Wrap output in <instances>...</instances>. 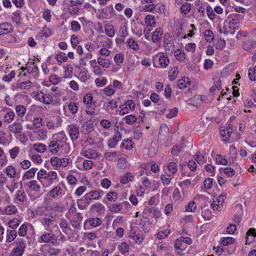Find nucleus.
Masks as SVG:
<instances>
[{"instance_id":"f257e3e1","label":"nucleus","mask_w":256,"mask_h":256,"mask_svg":"<svg viewBox=\"0 0 256 256\" xmlns=\"http://www.w3.org/2000/svg\"><path fill=\"white\" fill-rule=\"evenodd\" d=\"M37 179L40 182L43 188H48L58 180V178L56 172L47 171L42 168L37 173Z\"/></svg>"},{"instance_id":"5fc2aeb1","label":"nucleus","mask_w":256,"mask_h":256,"mask_svg":"<svg viewBox=\"0 0 256 256\" xmlns=\"http://www.w3.org/2000/svg\"><path fill=\"white\" fill-rule=\"evenodd\" d=\"M35 151L40 153H44L46 151L47 146L46 144L41 143H36L33 145Z\"/></svg>"},{"instance_id":"f704fd0d","label":"nucleus","mask_w":256,"mask_h":256,"mask_svg":"<svg viewBox=\"0 0 256 256\" xmlns=\"http://www.w3.org/2000/svg\"><path fill=\"white\" fill-rule=\"evenodd\" d=\"M82 102L86 106L94 105L95 103L94 100L93 95L90 92H87L84 96Z\"/></svg>"},{"instance_id":"8fccbe9b","label":"nucleus","mask_w":256,"mask_h":256,"mask_svg":"<svg viewBox=\"0 0 256 256\" xmlns=\"http://www.w3.org/2000/svg\"><path fill=\"white\" fill-rule=\"evenodd\" d=\"M59 225L60 228L62 229V232L65 234H68L70 231V228L68 226V222L64 219H60V220Z\"/></svg>"},{"instance_id":"052dcab7","label":"nucleus","mask_w":256,"mask_h":256,"mask_svg":"<svg viewBox=\"0 0 256 256\" xmlns=\"http://www.w3.org/2000/svg\"><path fill=\"white\" fill-rule=\"evenodd\" d=\"M106 200L110 202H114L118 198V194L114 191L108 192L106 196Z\"/></svg>"},{"instance_id":"6e6d98bb","label":"nucleus","mask_w":256,"mask_h":256,"mask_svg":"<svg viewBox=\"0 0 256 256\" xmlns=\"http://www.w3.org/2000/svg\"><path fill=\"white\" fill-rule=\"evenodd\" d=\"M230 134L231 132L228 128L220 130V134L224 142L228 141Z\"/></svg>"},{"instance_id":"412c9836","label":"nucleus","mask_w":256,"mask_h":256,"mask_svg":"<svg viewBox=\"0 0 256 256\" xmlns=\"http://www.w3.org/2000/svg\"><path fill=\"white\" fill-rule=\"evenodd\" d=\"M12 141L11 134H8L3 130H0V144L3 146L8 145Z\"/></svg>"},{"instance_id":"603ef678","label":"nucleus","mask_w":256,"mask_h":256,"mask_svg":"<svg viewBox=\"0 0 256 256\" xmlns=\"http://www.w3.org/2000/svg\"><path fill=\"white\" fill-rule=\"evenodd\" d=\"M256 47V42L253 40H248L244 42L242 48L244 50L250 51Z\"/></svg>"},{"instance_id":"2eb2a0df","label":"nucleus","mask_w":256,"mask_h":256,"mask_svg":"<svg viewBox=\"0 0 256 256\" xmlns=\"http://www.w3.org/2000/svg\"><path fill=\"white\" fill-rule=\"evenodd\" d=\"M62 119L58 116L56 120H49L46 122V126L48 130H53L56 128H59L62 126Z\"/></svg>"},{"instance_id":"79ce46f5","label":"nucleus","mask_w":256,"mask_h":256,"mask_svg":"<svg viewBox=\"0 0 256 256\" xmlns=\"http://www.w3.org/2000/svg\"><path fill=\"white\" fill-rule=\"evenodd\" d=\"M38 168H30L29 170L23 174L22 180H29L33 178Z\"/></svg>"},{"instance_id":"3c124183","label":"nucleus","mask_w":256,"mask_h":256,"mask_svg":"<svg viewBox=\"0 0 256 256\" xmlns=\"http://www.w3.org/2000/svg\"><path fill=\"white\" fill-rule=\"evenodd\" d=\"M144 22L148 26H155L156 24L155 18L151 14H148L146 16Z\"/></svg>"},{"instance_id":"13d9d810","label":"nucleus","mask_w":256,"mask_h":256,"mask_svg":"<svg viewBox=\"0 0 256 256\" xmlns=\"http://www.w3.org/2000/svg\"><path fill=\"white\" fill-rule=\"evenodd\" d=\"M56 60L60 63L66 62L68 61V56L64 52H60L55 56Z\"/></svg>"},{"instance_id":"e433bc0d","label":"nucleus","mask_w":256,"mask_h":256,"mask_svg":"<svg viewBox=\"0 0 256 256\" xmlns=\"http://www.w3.org/2000/svg\"><path fill=\"white\" fill-rule=\"evenodd\" d=\"M26 198V194L24 190H20L16 192L14 200L20 203H24Z\"/></svg>"},{"instance_id":"338daca9","label":"nucleus","mask_w":256,"mask_h":256,"mask_svg":"<svg viewBox=\"0 0 256 256\" xmlns=\"http://www.w3.org/2000/svg\"><path fill=\"white\" fill-rule=\"evenodd\" d=\"M196 209V202L192 200L185 206V212H194Z\"/></svg>"},{"instance_id":"423d86ee","label":"nucleus","mask_w":256,"mask_h":256,"mask_svg":"<svg viewBox=\"0 0 256 256\" xmlns=\"http://www.w3.org/2000/svg\"><path fill=\"white\" fill-rule=\"evenodd\" d=\"M156 59L158 60L160 66L162 68H166L170 63L168 58L162 53H158L152 56L153 61ZM153 66L155 68L158 67L154 62H153Z\"/></svg>"},{"instance_id":"a19ab883","label":"nucleus","mask_w":256,"mask_h":256,"mask_svg":"<svg viewBox=\"0 0 256 256\" xmlns=\"http://www.w3.org/2000/svg\"><path fill=\"white\" fill-rule=\"evenodd\" d=\"M5 174L10 178H14L17 176L16 169L12 166H8L4 170Z\"/></svg>"},{"instance_id":"f8f14e48","label":"nucleus","mask_w":256,"mask_h":256,"mask_svg":"<svg viewBox=\"0 0 256 256\" xmlns=\"http://www.w3.org/2000/svg\"><path fill=\"white\" fill-rule=\"evenodd\" d=\"M56 241V236L52 232H44L40 236L38 242H40L52 243L54 244Z\"/></svg>"},{"instance_id":"9b49d317","label":"nucleus","mask_w":256,"mask_h":256,"mask_svg":"<svg viewBox=\"0 0 256 256\" xmlns=\"http://www.w3.org/2000/svg\"><path fill=\"white\" fill-rule=\"evenodd\" d=\"M100 14L102 18L110 20L115 16L116 12L112 6L109 5L101 10Z\"/></svg>"},{"instance_id":"7c9ffc66","label":"nucleus","mask_w":256,"mask_h":256,"mask_svg":"<svg viewBox=\"0 0 256 256\" xmlns=\"http://www.w3.org/2000/svg\"><path fill=\"white\" fill-rule=\"evenodd\" d=\"M18 212V208L14 204H9L5 206L2 212V214L12 215L16 214Z\"/></svg>"},{"instance_id":"cd10ccee","label":"nucleus","mask_w":256,"mask_h":256,"mask_svg":"<svg viewBox=\"0 0 256 256\" xmlns=\"http://www.w3.org/2000/svg\"><path fill=\"white\" fill-rule=\"evenodd\" d=\"M102 224L101 220L98 218H92L86 219L84 223V226L90 225L92 228H96L100 226Z\"/></svg>"},{"instance_id":"4468645a","label":"nucleus","mask_w":256,"mask_h":256,"mask_svg":"<svg viewBox=\"0 0 256 256\" xmlns=\"http://www.w3.org/2000/svg\"><path fill=\"white\" fill-rule=\"evenodd\" d=\"M14 26L8 22H4L0 24V36L6 35L14 31Z\"/></svg>"},{"instance_id":"e2e57ef3","label":"nucleus","mask_w":256,"mask_h":256,"mask_svg":"<svg viewBox=\"0 0 256 256\" xmlns=\"http://www.w3.org/2000/svg\"><path fill=\"white\" fill-rule=\"evenodd\" d=\"M126 43L129 48L134 50H139V46L138 42L132 38H130L127 40Z\"/></svg>"},{"instance_id":"864d4df0","label":"nucleus","mask_w":256,"mask_h":256,"mask_svg":"<svg viewBox=\"0 0 256 256\" xmlns=\"http://www.w3.org/2000/svg\"><path fill=\"white\" fill-rule=\"evenodd\" d=\"M190 84V79L189 78L186 77L182 78V79L180 80L178 82V86L180 89L185 88Z\"/></svg>"},{"instance_id":"f3484780","label":"nucleus","mask_w":256,"mask_h":256,"mask_svg":"<svg viewBox=\"0 0 256 256\" xmlns=\"http://www.w3.org/2000/svg\"><path fill=\"white\" fill-rule=\"evenodd\" d=\"M68 131L70 136L72 140H76L79 135L78 128L74 124H71L68 126Z\"/></svg>"},{"instance_id":"2f4dec72","label":"nucleus","mask_w":256,"mask_h":256,"mask_svg":"<svg viewBox=\"0 0 256 256\" xmlns=\"http://www.w3.org/2000/svg\"><path fill=\"white\" fill-rule=\"evenodd\" d=\"M41 222L43 226L46 227V229L48 230L50 227L53 226L55 222L54 218L51 216L42 218Z\"/></svg>"},{"instance_id":"dca6fc26","label":"nucleus","mask_w":256,"mask_h":256,"mask_svg":"<svg viewBox=\"0 0 256 256\" xmlns=\"http://www.w3.org/2000/svg\"><path fill=\"white\" fill-rule=\"evenodd\" d=\"M62 147L63 145L60 144L54 139L50 141L48 144V149L50 152L53 154H56Z\"/></svg>"},{"instance_id":"0e129e2a","label":"nucleus","mask_w":256,"mask_h":256,"mask_svg":"<svg viewBox=\"0 0 256 256\" xmlns=\"http://www.w3.org/2000/svg\"><path fill=\"white\" fill-rule=\"evenodd\" d=\"M94 126L91 122H86L82 126V132L84 134L90 133L94 130Z\"/></svg>"},{"instance_id":"4d7b16f0","label":"nucleus","mask_w":256,"mask_h":256,"mask_svg":"<svg viewBox=\"0 0 256 256\" xmlns=\"http://www.w3.org/2000/svg\"><path fill=\"white\" fill-rule=\"evenodd\" d=\"M112 42L111 40L106 38V40H102L100 42L99 44L97 46L98 48H112Z\"/></svg>"},{"instance_id":"4c0bfd02","label":"nucleus","mask_w":256,"mask_h":256,"mask_svg":"<svg viewBox=\"0 0 256 256\" xmlns=\"http://www.w3.org/2000/svg\"><path fill=\"white\" fill-rule=\"evenodd\" d=\"M104 31L106 34L110 37L113 38L115 35V30L114 26L110 24H106L104 25Z\"/></svg>"},{"instance_id":"aec40b11","label":"nucleus","mask_w":256,"mask_h":256,"mask_svg":"<svg viewBox=\"0 0 256 256\" xmlns=\"http://www.w3.org/2000/svg\"><path fill=\"white\" fill-rule=\"evenodd\" d=\"M123 205H125L126 206H130V204L128 202H120L118 204H113L108 206V210L114 213H118L122 210Z\"/></svg>"},{"instance_id":"ddd939ff","label":"nucleus","mask_w":256,"mask_h":256,"mask_svg":"<svg viewBox=\"0 0 256 256\" xmlns=\"http://www.w3.org/2000/svg\"><path fill=\"white\" fill-rule=\"evenodd\" d=\"M63 187H64V184L62 182L60 183L58 186L54 187L48 192L49 195L54 198H56L63 195L64 194Z\"/></svg>"},{"instance_id":"7ed1b4c3","label":"nucleus","mask_w":256,"mask_h":256,"mask_svg":"<svg viewBox=\"0 0 256 256\" xmlns=\"http://www.w3.org/2000/svg\"><path fill=\"white\" fill-rule=\"evenodd\" d=\"M66 216L70 220L73 228H78L80 227V223L82 217L80 213L77 212L76 208L71 206Z\"/></svg>"},{"instance_id":"4be33fe9","label":"nucleus","mask_w":256,"mask_h":256,"mask_svg":"<svg viewBox=\"0 0 256 256\" xmlns=\"http://www.w3.org/2000/svg\"><path fill=\"white\" fill-rule=\"evenodd\" d=\"M90 210L92 212L97 213L98 215H101L104 214L106 208L102 204L96 202L90 206Z\"/></svg>"},{"instance_id":"9d476101","label":"nucleus","mask_w":256,"mask_h":256,"mask_svg":"<svg viewBox=\"0 0 256 256\" xmlns=\"http://www.w3.org/2000/svg\"><path fill=\"white\" fill-rule=\"evenodd\" d=\"M225 198V196L221 194L213 201L211 204L210 207L214 211L220 212L222 210Z\"/></svg>"},{"instance_id":"680f3d73","label":"nucleus","mask_w":256,"mask_h":256,"mask_svg":"<svg viewBox=\"0 0 256 256\" xmlns=\"http://www.w3.org/2000/svg\"><path fill=\"white\" fill-rule=\"evenodd\" d=\"M121 147L124 148L126 150H131L133 148L132 140L128 138L124 140L121 144Z\"/></svg>"},{"instance_id":"09e8293b","label":"nucleus","mask_w":256,"mask_h":256,"mask_svg":"<svg viewBox=\"0 0 256 256\" xmlns=\"http://www.w3.org/2000/svg\"><path fill=\"white\" fill-rule=\"evenodd\" d=\"M22 222V220L18 218H14L10 220L8 222V226L12 229V230H15L18 226L20 225V222Z\"/></svg>"},{"instance_id":"bf43d9fd","label":"nucleus","mask_w":256,"mask_h":256,"mask_svg":"<svg viewBox=\"0 0 256 256\" xmlns=\"http://www.w3.org/2000/svg\"><path fill=\"white\" fill-rule=\"evenodd\" d=\"M28 224L27 223H24L22 224L18 228V234L20 236L24 237L25 236L28 232Z\"/></svg>"},{"instance_id":"c85d7f7f","label":"nucleus","mask_w":256,"mask_h":256,"mask_svg":"<svg viewBox=\"0 0 256 256\" xmlns=\"http://www.w3.org/2000/svg\"><path fill=\"white\" fill-rule=\"evenodd\" d=\"M81 154L89 158H96L98 156V153L96 150L92 149H83L82 150Z\"/></svg>"},{"instance_id":"b1692460","label":"nucleus","mask_w":256,"mask_h":256,"mask_svg":"<svg viewBox=\"0 0 256 256\" xmlns=\"http://www.w3.org/2000/svg\"><path fill=\"white\" fill-rule=\"evenodd\" d=\"M122 139V134H118V132L114 134L110 138L108 142V145L110 148H114L118 144V142Z\"/></svg>"},{"instance_id":"20e7f679","label":"nucleus","mask_w":256,"mask_h":256,"mask_svg":"<svg viewBox=\"0 0 256 256\" xmlns=\"http://www.w3.org/2000/svg\"><path fill=\"white\" fill-rule=\"evenodd\" d=\"M52 139L54 140L60 144L63 145V147L66 148L67 151L64 152L65 153H68L70 150L69 144L66 143L67 136L64 131H61L52 135Z\"/></svg>"},{"instance_id":"58836bf2","label":"nucleus","mask_w":256,"mask_h":256,"mask_svg":"<svg viewBox=\"0 0 256 256\" xmlns=\"http://www.w3.org/2000/svg\"><path fill=\"white\" fill-rule=\"evenodd\" d=\"M154 112H144L142 111L140 112V118L142 122H146L151 121Z\"/></svg>"},{"instance_id":"a878e982","label":"nucleus","mask_w":256,"mask_h":256,"mask_svg":"<svg viewBox=\"0 0 256 256\" xmlns=\"http://www.w3.org/2000/svg\"><path fill=\"white\" fill-rule=\"evenodd\" d=\"M26 186L31 191L34 192L36 193H39L40 192V185L36 180H32L30 181L27 183Z\"/></svg>"},{"instance_id":"de8ad7c7","label":"nucleus","mask_w":256,"mask_h":256,"mask_svg":"<svg viewBox=\"0 0 256 256\" xmlns=\"http://www.w3.org/2000/svg\"><path fill=\"white\" fill-rule=\"evenodd\" d=\"M16 116L13 111L10 110L8 111L4 116V121L7 124H10L14 119Z\"/></svg>"},{"instance_id":"393cba45","label":"nucleus","mask_w":256,"mask_h":256,"mask_svg":"<svg viewBox=\"0 0 256 256\" xmlns=\"http://www.w3.org/2000/svg\"><path fill=\"white\" fill-rule=\"evenodd\" d=\"M22 126L21 123L14 122L8 126L9 130L14 134H20L22 130Z\"/></svg>"},{"instance_id":"473e14b6","label":"nucleus","mask_w":256,"mask_h":256,"mask_svg":"<svg viewBox=\"0 0 256 256\" xmlns=\"http://www.w3.org/2000/svg\"><path fill=\"white\" fill-rule=\"evenodd\" d=\"M130 237L136 244H142L144 239V236L142 234L135 232H132L130 235Z\"/></svg>"},{"instance_id":"69168bd1","label":"nucleus","mask_w":256,"mask_h":256,"mask_svg":"<svg viewBox=\"0 0 256 256\" xmlns=\"http://www.w3.org/2000/svg\"><path fill=\"white\" fill-rule=\"evenodd\" d=\"M174 56L178 60L183 61L186 59V55L182 50L177 49L174 52Z\"/></svg>"},{"instance_id":"f03ea898","label":"nucleus","mask_w":256,"mask_h":256,"mask_svg":"<svg viewBox=\"0 0 256 256\" xmlns=\"http://www.w3.org/2000/svg\"><path fill=\"white\" fill-rule=\"evenodd\" d=\"M192 240L188 237L180 236L174 242L176 252L180 256H184L188 252V246L192 244Z\"/></svg>"},{"instance_id":"5701e85b","label":"nucleus","mask_w":256,"mask_h":256,"mask_svg":"<svg viewBox=\"0 0 256 256\" xmlns=\"http://www.w3.org/2000/svg\"><path fill=\"white\" fill-rule=\"evenodd\" d=\"M90 68H92V72L94 75L102 76L103 72L101 66L96 62V60H93L90 61Z\"/></svg>"},{"instance_id":"39448f33","label":"nucleus","mask_w":256,"mask_h":256,"mask_svg":"<svg viewBox=\"0 0 256 256\" xmlns=\"http://www.w3.org/2000/svg\"><path fill=\"white\" fill-rule=\"evenodd\" d=\"M102 190H94L85 194L84 198L86 204H90L92 200H99L102 198Z\"/></svg>"},{"instance_id":"a18cd8bd","label":"nucleus","mask_w":256,"mask_h":256,"mask_svg":"<svg viewBox=\"0 0 256 256\" xmlns=\"http://www.w3.org/2000/svg\"><path fill=\"white\" fill-rule=\"evenodd\" d=\"M104 106L106 112H110V111L112 110L117 108V102L116 101L112 100L110 101L104 103Z\"/></svg>"},{"instance_id":"37998d69","label":"nucleus","mask_w":256,"mask_h":256,"mask_svg":"<svg viewBox=\"0 0 256 256\" xmlns=\"http://www.w3.org/2000/svg\"><path fill=\"white\" fill-rule=\"evenodd\" d=\"M17 236V232L16 230H7L6 235V242L10 243L13 242Z\"/></svg>"},{"instance_id":"a211bd4d","label":"nucleus","mask_w":256,"mask_h":256,"mask_svg":"<svg viewBox=\"0 0 256 256\" xmlns=\"http://www.w3.org/2000/svg\"><path fill=\"white\" fill-rule=\"evenodd\" d=\"M26 247V241L22 238H18L14 242V246L13 248L24 254Z\"/></svg>"},{"instance_id":"0eeeda50","label":"nucleus","mask_w":256,"mask_h":256,"mask_svg":"<svg viewBox=\"0 0 256 256\" xmlns=\"http://www.w3.org/2000/svg\"><path fill=\"white\" fill-rule=\"evenodd\" d=\"M136 108L135 102L132 100H126L124 104L120 106V114L122 116L128 114L130 111L132 112Z\"/></svg>"},{"instance_id":"774afa93","label":"nucleus","mask_w":256,"mask_h":256,"mask_svg":"<svg viewBox=\"0 0 256 256\" xmlns=\"http://www.w3.org/2000/svg\"><path fill=\"white\" fill-rule=\"evenodd\" d=\"M204 36L208 42H212L214 40V35L212 30H206L204 32Z\"/></svg>"},{"instance_id":"ea45409f","label":"nucleus","mask_w":256,"mask_h":256,"mask_svg":"<svg viewBox=\"0 0 256 256\" xmlns=\"http://www.w3.org/2000/svg\"><path fill=\"white\" fill-rule=\"evenodd\" d=\"M96 62L102 68H108L110 67V62L109 60L98 56L96 60Z\"/></svg>"},{"instance_id":"72a5a7b5","label":"nucleus","mask_w":256,"mask_h":256,"mask_svg":"<svg viewBox=\"0 0 256 256\" xmlns=\"http://www.w3.org/2000/svg\"><path fill=\"white\" fill-rule=\"evenodd\" d=\"M134 180V176L131 172L124 174L120 178V182L122 184H125L129 183Z\"/></svg>"},{"instance_id":"6e6552de","label":"nucleus","mask_w":256,"mask_h":256,"mask_svg":"<svg viewBox=\"0 0 256 256\" xmlns=\"http://www.w3.org/2000/svg\"><path fill=\"white\" fill-rule=\"evenodd\" d=\"M50 164L54 167L60 168L66 167L69 162L66 158H59L56 156H52L50 158Z\"/></svg>"},{"instance_id":"49530a36","label":"nucleus","mask_w":256,"mask_h":256,"mask_svg":"<svg viewBox=\"0 0 256 256\" xmlns=\"http://www.w3.org/2000/svg\"><path fill=\"white\" fill-rule=\"evenodd\" d=\"M119 156L120 152H108L104 154L106 159L109 161H114Z\"/></svg>"},{"instance_id":"6ab92c4d","label":"nucleus","mask_w":256,"mask_h":256,"mask_svg":"<svg viewBox=\"0 0 256 256\" xmlns=\"http://www.w3.org/2000/svg\"><path fill=\"white\" fill-rule=\"evenodd\" d=\"M163 35V30L162 28H156L152 32V40L155 44H159L162 40Z\"/></svg>"},{"instance_id":"bb28decb","label":"nucleus","mask_w":256,"mask_h":256,"mask_svg":"<svg viewBox=\"0 0 256 256\" xmlns=\"http://www.w3.org/2000/svg\"><path fill=\"white\" fill-rule=\"evenodd\" d=\"M256 237V230L254 228H250L246 232V244H250L255 240Z\"/></svg>"},{"instance_id":"1a4fd4ad","label":"nucleus","mask_w":256,"mask_h":256,"mask_svg":"<svg viewBox=\"0 0 256 256\" xmlns=\"http://www.w3.org/2000/svg\"><path fill=\"white\" fill-rule=\"evenodd\" d=\"M136 222L144 232H150L152 228V224L148 218L146 216H142L140 219L136 220Z\"/></svg>"},{"instance_id":"c03bdc74","label":"nucleus","mask_w":256,"mask_h":256,"mask_svg":"<svg viewBox=\"0 0 256 256\" xmlns=\"http://www.w3.org/2000/svg\"><path fill=\"white\" fill-rule=\"evenodd\" d=\"M15 110L17 116L19 118H22L24 116L26 112V107L22 104H19L16 106Z\"/></svg>"},{"instance_id":"c9c22d12","label":"nucleus","mask_w":256,"mask_h":256,"mask_svg":"<svg viewBox=\"0 0 256 256\" xmlns=\"http://www.w3.org/2000/svg\"><path fill=\"white\" fill-rule=\"evenodd\" d=\"M34 134L38 140H44L47 137V131L43 128L34 131Z\"/></svg>"},{"instance_id":"c756f323","label":"nucleus","mask_w":256,"mask_h":256,"mask_svg":"<svg viewBox=\"0 0 256 256\" xmlns=\"http://www.w3.org/2000/svg\"><path fill=\"white\" fill-rule=\"evenodd\" d=\"M240 20L238 18H233L228 22V26L230 29V32L234 34L239 27Z\"/></svg>"}]
</instances>
